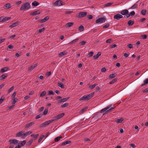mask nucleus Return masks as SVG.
Instances as JSON below:
<instances>
[{"label": "nucleus", "instance_id": "obj_21", "mask_svg": "<svg viewBox=\"0 0 148 148\" xmlns=\"http://www.w3.org/2000/svg\"><path fill=\"white\" fill-rule=\"evenodd\" d=\"M101 52H99L96 55H94L93 56V58L94 59H96L98 58L99 56H101Z\"/></svg>", "mask_w": 148, "mask_h": 148}, {"label": "nucleus", "instance_id": "obj_41", "mask_svg": "<svg viewBox=\"0 0 148 148\" xmlns=\"http://www.w3.org/2000/svg\"><path fill=\"white\" fill-rule=\"evenodd\" d=\"M123 120V119L121 118L120 119H117L116 121L118 123H120Z\"/></svg>", "mask_w": 148, "mask_h": 148}, {"label": "nucleus", "instance_id": "obj_57", "mask_svg": "<svg viewBox=\"0 0 148 148\" xmlns=\"http://www.w3.org/2000/svg\"><path fill=\"white\" fill-rule=\"evenodd\" d=\"M48 109H45V110L43 112V114L44 115H45L47 114L48 113Z\"/></svg>", "mask_w": 148, "mask_h": 148}, {"label": "nucleus", "instance_id": "obj_3", "mask_svg": "<svg viewBox=\"0 0 148 148\" xmlns=\"http://www.w3.org/2000/svg\"><path fill=\"white\" fill-rule=\"evenodd\" d=\"M53 121H54V120L51 119L49 120L48 121L45 122L44 123L41 124L40 125V127H43L46 126Z\"/></svg>", "mask_w": 148, "mask_h": 148}, {"label": "nucleus", "instance_id": "obj_8", "mask_svg": "<svg viewBox=\"0 0 148 148\" xmlns=\"http://www.w3.org/2000/svg\"><path fill=\"white\" fill-rule=\"evenodd\" d=\"M94 92H93L89 95H85V97L86 99V100H89L93 96Z\"/></svg>", "mask_w": 148, "mask_h": 148}, {"label": "nucleus", "instance_id": "obj_20", "mask_svg": "<svg viewBox=\"0 0 148 148\" xmlns=\"http://www.w3.org/2000/svg\"><path fill=\"white\" fill-rule=\"evenodd\" d=\"M11 7V4L10 3H8L6 4L3 7V8L4 9L6 8L9 9Z\"/></svg>", "mask_w": 148, "mask_h": 148}, {"label": "nucleus", "instance_id": "obj_63", "mask_svg": "<svg viewBox=\"0 0 148 148\" xmlns=\"http://www.w3.org/2000/svg\"><path fill=\"white\" fill-rule=\"evenodd\" d=\"M101 72H104L106 71V69L105 67L102 68L101 70Z\"/></svg>", "mask_w": 148, "mask_h": 148}, {"label": "nucleus", "instance_id": "obj_50", "mask_svg": "<svg viewBox=\"0 0 148 148\" xmlns=\"http://www.w3.org/2000/svg\"><path fill=\"white\" fill-rule=\"evenodd\" d=\"M45 137V136L43 135L41 136L39 138L38 140V142L40 143L41 141L43 138Z\"/></svg>", "mask_w": 148, "mask_h": 148}, {"label": "nucleus", "instance_id": "obj_42", "mask_svg": "<svg viewBox=\"0 0 148 148\" xmlns=\"http://www.w3.org/2000/svg\"><path fill=\"white\" fill-rule=\"evenodd\" d=\"M69 103H66L62 105L61 106V107L62 108H65L69 106Z\"/></svg>", "mask_w": 148, "mask_h": 148}, {"label": "nucleus", "instance_id": "obj_25", "mask_svg": "<svg viewBox=\"0 0 148 148\" xmlns=\"http://www.w3.org/2000/svg\"><path fill=\"white\" fill-rule=\"evenodd\" d=\"M45 27H43L41 29H39L36 32V34H38L39 33L45 31Z\"/></svg>", "mask_w": 148, "mask_h": 148}, {"label": "nucleus", "instance_id": "obj_10", "mask_svg": "<svg viewBox=\"0 0 148 148\" xmlns=\"http://www.w3.org/2000/svg\"><path fill=\"white\" fill-rule=\"evenodd\" d=\"M18 140L16 139H11L9 140V142L10 143V144H16L18 143Z\"/></svg>", "mask_w": 148, "mask_h": 148}, {"label": "nucleus", "instance_id": "obj_36", "mask_svg": "<svg viewBox=\"0 0 148 148\" xmlns=\"http://www.w3.org/2000/svg\"><path fill=\"white\" fill-rule=\"evenodd\" d=\"M113 3H109L105 4L104 5V7H107L110 6Z\"/></svg>", "mask_w": 148, "mask_h": 148}, {"label": "nucleus", "instance_id": "obj_43", "mask_svg": "<svg viewBox=\"0 0 148 148\" xmlns=\"http://www.w3.org/2000/svg\"><path fill=\"white\" fill-rule=\"evenodd\" d=\"M97 85V84H95L93 85H90L89 86V88L90 89H92L94 88Z\"/></svg>", "mask_w": 148, "mask_h": 148}, {"label": "nucleus", "instance_id": "obj_47", "mask_svg": "<svg viewBox=\"0 0 148 148\" xmlns=\"http://www.w3.org/2000/svg\"><path fill=\"white\" fill-rule=\"evenodd\" d=\"M18 100V99L17 98H14V99L13 100V101L12 103V104H13L15 103Z\"/></svg>", "mask_w": 148, "mask_h": 148}, {"label": "nucleus", "instance_id": "obj_52", "mask_svg": "<svg viewBox=\"0 0 148 148\" xmlns=\"http://www.w3.org/2000/svg\"><path fill=\"white\" fill-rule=\"evenodd\" d=\"M142 92L143 93L148 92V88L143 90H142Z\"/></svg>", "mask_w": 148, "mask_h": 148}, {"label": "nucleus", "instance_id": "obj_24", "mask_svg": "<svg viewBox=\"0 0 148 148\" xmlns=\"http://www.w3.org/2000/svg\"><path fill=\"white\" fill-rule=\"evenodd\" d=\"M40 14V12L39 10H38L33 12V13L31 14V15H36L38 14Z\"/></svg>", "mask_w": 148, "mask_h": 148}, {"label": "nucleus", "instance_id": "obj_27", "mask_svg": "<svg viewBox=\"0 0 148 148\" xmlns=\"http://www.w3.org/2000/svg\"><path fill=\"white\" fill-rule=\"evenodd\" d=\"M9 69V68L8 67H4L2 68L1 70V73H4L5 72L7 71Z\"/></svg>", "mask_w": 148, "mask_h": 148}, {"label": "nucleus", "instance_id": "obj_30", "mask_svg": "<svg viewBox=\"0 0 148 148\" xmlns=\"http://www.w3.org/2000/svg\"><path fill=\"white\" fill-rule=\"evenodd\" d=\"M23 132L22 131H20L18 133H17V134L16 135V137H19L20 136H21L23 135Z\"/></svg>", "mask_w": 148, "mask_h": 148}, {"label": "nucleus", "instance_id": "obj_59", "mask_svg": "<svg viewBox=\"0 0 148 148\" xmlns=\"http://www.w3.org/2000/svg\"><path fill=\"white\" fill-rule=\"evenodd\" d=\"M83 100H86V99L85 97V95H84L82 97H81L79 99L80 101H81Z\"/></svg>", "mask_w": 148, "mask_h": 148}, {"label": "nucleus", "instance_id": "obj_35", "mask_svg": "<svg viewBox=\"0 0 148 148\" xmlns=\"http://www.w3.org/2000/svg\"><path fill=\"white\" fill-rule=\"evenodd\" d=\"M134 21L132 20H130L128 22V24L129 26H131L134 24Z\"/></svg>", "mask_w": 148, "mask_h": 148}, {"label": "nucleus", "instance_id": "obj_32", "mask_svg": "<svg viewBox=\"0 0 148 148\" xmlns=\"http://www.w3.org/2000/svg\"><path fill=\"white\" fill-rule=\"evenodd\" d=\"M62 138V136H59L56 137L55 138L54 140L56 142H57L58 141H59L60 140V139Z\"/></svg>", "mask_w": 148, "mask_h": 148}, {"label": "nucleus", "instance_id": "obj_26", "mask_svg": "<svg viewBox=\"0 0 148 148\" xmlns=\"http://www.w3.org/2000/svg\"><path fill=\"white\" fill-rule=\"evenodd\" d=\"M138 5L137 3H135L133 5L131 6L130 8H129V9H134L136 8H137V7Z\"/></svg>", "mask_w": 148, "mask_h": 148}, {"label": "nucleus", "instance_id": "obj_11", "mask_svg": "<svg viewBox=\"0 0 148 148\" xmlns=\"http://www.w3.org/2000/svg\"><path fill=\"white\" fill-rule=\"evenodd\" d=\"M49 18V16H45V18L39 20L38 21V22L41 23H44L47 21Z\"/></svg>", "mask_w": 148, "mask_h": 148}, {"label": "nucleus", "instance_id": "obj_34", "mask_svg": "<svg viewBox=\"0 0 148 148\" xmlns=\"http://www.w3.org/2000/svg\"><path fill=\"white\" fill-rule=\"evenodd\" d=\"M32 4L34 6H36L39 4V3L36 1H34L32 2Z\"/></svg>", "mask_w": 148, "mask_h": 148}, {"label": "nucleus", "instance_id": "obj_2", "mask_svg": "<svg viewBox=\"0 0 148 148\" xmlns=\"http://www.w3.org/2000/svg\"><path fill=\"white\" fill-rule=\"evenodd\" d=\"M29 8V3L28 2H26L22 5L20 9V10H27Z\"/></svg>", "mask_w": 148, "mask_h": 148}, {"label": "nucleus", "instance_id": "obj_5", "mask_svg": "<svg viewBox=\"0 0 148 148\" xmlns=\"http://www.w3.org/2000/svg\"><path fill=\"white\" fill-rule=\"evenodd\" d=\"M106 19L105 17H101L97 19L95 22L96 23H104L106 21Z\"/></svg>", "mask_w": 148, "mask_h": 148}, {"label": "nucleus", "instance_id": "obj_53", "mask_svg": "<svg viewBox=\"0 0 148 148\" xmlns=\"http://www.w3.org/2000/svg\"><path fill=\"white\" fill-rule=\"evenodd\" d=\"M26 142V140H24L23 141L21 142L20 143V145H21V146H23V145H24L25 144Z\"/></svg>", "mask_w": 148, "mask_h": 148}, {"label": "nucleus", "instance_id": "obj_38", "mask_svg": "<svg viewBox=\"0 0 148 148\" xmlns=\"http://www.w3.org/2000/svg\"><path fill=\"white\" fill-rule=\"evenodd\" d=\"M46 94V92L45 91H43L41 92L40 95V97H43L45 96Z\"/></svg>", "mask_w": 148, "mask_h": 148}, {"label": "nucleus", "instance_id": "obj_45", "mask_svg": "<svg viewBox=\"0 0 148 148\" xmlns=\"http://www.w3.org/2000/svg\"><path fill=\"white\" fill-rule=\"evenodd\" d=\"M14 88V86H12L10 88H9L8 91V93H10L12 90Z\"/></svg>", "mask_w": 148, "mask_h": 148}, {"label": "nucleus", "instance_id": "obj_18", "mask_svg": "<svg viewBox=\"0 0 148 148\" xmlns=\"http://www.w3.org/2000/svg\"><path fill=\"white\" fill-rule=\"evenodd\" d=\"M128 11L127 10L125 9L122 11L121 12V14L123 16L126 15V14L128 13Z\"/></svg>", "mask_w": 148, "mask_h": 148}, {"label": "nucleus", "instance_id": "obj_12", "mask_svg": "<svg viewBox=\"0 0 148 148\" xmlns=\"http://www.w3.org/2000/svg\"><path fill=\"white\" fill-rule=\"evenodd\" d=\"M19 22L18 21H16L13 24H12V25H10L9 26V27L10 28H12L16 26H17V25H18L19 24Z\"/></svg>", "mask_w": 148, "mask_h": 148}, {"label": "nucleus", "instance_id": "obj_1", "mask_svg": "<svg viewBox=\"0 0 148 148\" xmlns=\"http://www.w3.org/2000/svg\"><path fill=\"white\" fill-rule=\"evenodd\" d=\"M112 106V104L110 105L107 107L101 109L100 111V112L101 113L104 112L103 114H108L109 112L113 111V109L115 108V107H111Z\"/></svg>", "mask_w": 148, "mask_h": 148}, {"label": "nucleus", "instance_id": "obj_28", "mask_svg": "<svg viewBox=\"0 0 148 148\" xmlns=\"http://www.w3.org/2000/svg\"><path fill=\"white\" fill-rule=\"evenodd\" d=\"M148 84V78L145 79L144 81V83L141 84V86H143L145 85Z\"/></svg>", "mask_w": 148, "mask_h": 148}, {"label": "nucleus", "instance_id": "obj_22", "mask_svg": "<svg viewBox=\"0 0 148 148\" xmlns=\"http://www.w3.org/2000/svg\"><path fill=\"white\" fill-rule=\"evenodd\" d=\"M71 143V141L70 140H67L66 141H65L62 143L61 145L62 146H64L66 145V144H68Z\"/></svg>", "mask_w": 148, "mask_h": 148}, {"label": "nucleus", "instance_id": "obj_31", "mask_svg": "<svg viewBox=\"0 0 148 148\" xmlns=\"http://www.w3.org/2000/svg\"><path fill=\"white\" fill-rule=\"evenodd\" d=\"M78 40V38H76L74 40H73L71 42H70L69 43V44H72L74 43H75L76 42H77V41Z\"/></svg>", "mask_w": 148, "mask_h": 148}, {"label": "nucleus", "instance_id": "obj_33", "mask_svg": "<svg viewBox=\"0 0 148 148\" xmlns=\"http://www.w3.org/2000/svg\"><path fill=\"white\" fill-rule=\"evenodd\" d=\"M7 76L5 75V74H3L0 77V80L6 78Z\"/></svg>", "mask_w": 148, "mask_h": 148}, {"label": "nucleus", "instance_id": "obj_19", "mask_svg": "<svg viewBox=\"0 0 148 148\" xmlns=\"http://www.w3.org/2000/svg\"><path fill=\"white\" fill-rule=\"evenodd\" d=\"M73 24L74 23L73 22H69L66 24L65 27L66 28L70 27L73 25Z\"/></svg>", "mask_w": 148, "mask_h": 148}, {"label": "nucleus", "instance_id": "obj_58", "mask_svg": "<svg viewBox=\"0 0 148 148\" xmlns=\"http://www.w3.org/2000/svg\"><path fill=\"white\" fill-rule=\"evenodd\" d=\"M4 97L2 96L0 99V104H1L4 99Z\"/></svg>", "mask_w": 148, "mask_h": 148}, {"label": "nucleus", "instance_id": "obj_16", "mask_svg": "<svg viewBox=\"0 0 148 148\" xmlns=\"http://www.w3.org/2000/svg\"><path fill=\"white\" fill-rule=\"evenodd\" d=\"M67 53V52L65 51H63L62 52L60 53L58 55V56L59 57H61L65 55H66Z\"/></svg>", "mask_w": 148, "mask_h": 148}, {"label": "nucleus", "instance_id": "obj_49", "mask_svg": "<svg viewBox=\"0 0 148 148\" xmlns=\"http://www.w3.org/2000/svg\"><path fill=\"white\" fill-rule=\"evenodd\" d=\"M86 42L83 41L80 42L79 44L80 46H82L86 44Z\"/></svg>", "mask_w": 148, "mask_h": 148}, {"label": "nucleus", "instance_id": "obj_51", "mask_svg": "<svg viewBox=\"0 0 148 148\" xmlns=\"http://www.w3.org/2000/svg\"><path fill=\"white\" fill-rule=\"evenodd\" d=\"M110 26V25L108 23L106 25L103 26V28L104 29H106L108 28Z\"/></svg>", "mask_w": 148, "mask_h": 148}, {"label": "nucleus", "instance_id": "obj_55", "mask_svg": "<svg viewBox=\"0 0 148 148\" xmlns=\"http://www.w3.org/2000/svg\"><path fill=\"white\" fill-rule=\"evenodd\" d=\"M146 10H142L141 11V13L142 15H145L146 14Z\"/></svg>", "mask_w": 148, "mask_h": 148}, {"label": "nucleus", "instance_id": "obj_4", "mask_svg": "<svg viewBox=\"0 0 148 148\" xmlns=\"http://www.w3.org/2000/svg\"><path fill=\"white\" fill-rule=\"evenodd\" d=\"M87 14L86 12H81L77 14V16L79 18L85 17Z\"/></svg>", "mask_w": 148, "mask_h": 148}, {"label": "nucleus", "instance_id": "obj_15", "mask_svg": "<svg viewBox=\"0 0 148 148\" xmlns=\"http://www.w3.org/2000/svg\"><path fill=\"white\" fill-rule=\"evenodd\" d=\"M62 2L61 0H58L55 3V5L60 6L63 4H62Z\"/></svg>", "mask_w": 148, "mask_h": 148}, {"label": "nucleus", "instance_id": "obj_6", "mask_svg": "<svg viewBox=\"0 0 148 148\" xmlns=\"http://www.w3.org/2000/svg\"><path fill=\"white\" fill-rule=\"evenodd\" d=\"M64 115V113H62L61 114H58L57 116H56L55 117H54V119L53 120H54V121L55 120H58L62 117H63Z\"/></svg>", "mask_w": 148, "mask_h": 148}, {"label": "nucleus", "instance_id": "obj_44", "mask_svg": "<svg viewBox=\"0 0 148 148\" xmlns=\"http://www.w3.org/2000/svg\"><path fill=\"white\" fill-rule=\"evenodd\" d=\"M117 79L116 78H115L114 79H113L111 81L110 83V84H113L115 82H116L117 81Z\"/></svg>", "mask_w": 148, "mask_h": 148}, {"label": "nucleus", "instance_id": "obj_23", "mask_svg": "<svg viewBox=\"0 0 148 148\" xmlns=\"http://www.w3.org/2000/svg\"><path fill=\"white\" fill-rule=\"evenodd\" d=\"M116 75V73H113L111 74L110 75V76L108 77V78L110 79H112L113 78L115 77Z\"/></svg>", "mask_w": 148, "mask_h": 148}, {"label": "nucleus", "instance_id": "obj_17", "mask_svg": "<svg viewBox=\"0 0 148 148\" xmlns=\"http://www.w3.org/2000/svg\"><path fill=\"white\" fill-rule=\"evenodd\" d=\"M32 133L31 131H29L25 132L23 134V136L22 137V138H25V137L27 136L28 135H29Z\"/></svg>", "mask_w": 148, "mask_h": 148}, {"label": "nucleus", "instance_id": "obj_61", "mask_svg": "<svg viewBox=\"0 0 148 148\" xmlns=\"http://www.w3.org/2000/svg\"><path fill=\"white\" fill-rule=\"evenodd\" d=\"M127 47L128 48L132 49L133 48V45L132 44H129L127 45Z\"/></svg>", "mask_w": 148, "mask_h": 148}, {"label": "nucleus", "instance_id": "obj_14", "mask_svg": "<svg viewBox=\"0 0 148 148\" xmlns=\"http://www.w3.org/2000/svg\"><path fill=\"white\" fill-rule=\"evenodd\" d=\"M34 124V122H32L27 124H26L25 125V128L27 129L29 128L32 125Z\"/></svg>", "mask_w": 148, "mask_h": 148}, {"label": "nucleus", "instance_id": "obj_64", "mask_svg": "<svg viewBox=\"0 0 148 148\" xmlns=\"http://www.w3.org/2000/svg\"><path fill=\"white\" fill-rule=\"evenodd\" d=\"M93 17V16L92 15H90L88 16V19L89 20L91 19H92V18Z\"/></svg>", "mask_w": 148, "mask_h": 148}, {"label": "nucleus", "instance_id": "obj_60", "mask_svg": "<svg viewBox=\"0 0 148 148\" xmlns=\"http://www.w3.org/2000/svg\"><path fill=\"white\" fill-rule=\"evenodd\" d=\"M48 95H54V92L52 90H49L48 92Z\"/></svg>", "mask_w": 148, "mask_h": 148}, {"label": "nucleus", "instance_id": "obj_39", "mask_svg": "<svg viewBox=\"0 0 148 148\" xmlns=\"http://www.w3.org/2000/svg\"><path fill=\"white\" fill-rule=\"evenodd\" d=\"M58 85L59 86L61 87L62 88H64V86L62 82H59L58 83Z\"/></svg>", "mask_w": 148, "mask_h": 148}, {"label": "nucleus", "instance_id": "obj_48", "mask_svg": "<svg viewBox=\"0 0 148 148\" xmlns=\"http://www.w3.org/2000/svg\"><path fill=\"white\" fill-rule=\"evenodd\" d=\"M33 142V140H31L29 141L27 143L26 145L27 146H30L31 145Z\"/></svg>", "mask_w": 148, "mask_h": 148}, {"label": "nucleus", "instance_id": "obj_54", "mask_svg": "<svg viewBox=\"0 0 148 148\" xmlns=\"http://www.w3.org/2000/svg\"><path fill=\"white\" fill-rule=\"evenodd\" d=\"M42 114H40L37 115L36 117V119H38L40 117H41L42 116Z\"/></svg>", "mask_w": 148, "mask_h": 148}, {"label": "nucleus", "instance_id": "obj_13", "mask_svg": "<svg viewBox=\"0 0 148 148\" xmlns=\"http://www.w3.org/2000/svg\"><path fill=\"white\" fill-rule=\"evenodd\" d=\"M38 64L36 63L31 66L28 69L29 71H31L33 70L37 66Z\"/></svg>", "mask_w": 148, "mask_h": 148}, {"label": "nucleus", "instance_id": "obj_46", "mask_svg": "<svg viewBox=\"0 0 148 148\" xmlns=\"http://www.w3.org/2000/svg\"><path fill=\"white\" fill-rule=\"evenodd\" d=\"M93 52L92 51H90L89 54L87 55V57H90L92 56L93 54Z\"/></svg>", "mask_w": 148, "mask_h": 148}, {"label": "nucleus", "instance_id": "obj_40", "mask_svg": "<svg viewBox=\"0 0 148 148\" xmlns=\"http://www.w3.org/2000/svg\"><path fill=\"white\" fill-rule=\"evenodd\" d=\"M87 108H88L87 107H85L83 108L80 110V112L81 113H83L86 110V109Z\"/></svg>", "mask_w": 148, "mask_h": 148}, {"label": "nucleus", "instance_id": "obj_56", "mask_svg": "<svg viewBox=\"0 0 148 148\" xmlns=\"http://www.w3.org/2000/svg\"><path fill=\"white\" fill-rule=\"evenodd\" d=\"M113 40L112 39H109L107 40L106 41V42L107 43H110Z\"/></svg>", "mask_w": 148, "mask_h": 148}, {"label": "nucleus", "instance_id": "obj_7", "mask_svg": "<svg viewBox=\"0 0 148 148\" xmlns=\"http://www.w3.org/2000/svg\"><path fill=\"white\" fill-rule=\"evenodd\" d=\"M123 17V16L119 14H117L114 16V18L116 19L117 20H119V19L122 18Z\"/></svg>", "mask_w": 148, "mask_h": 148}, {"label": "nucleus", "instance_id": "obj_9", "mask_svg": "<svg viewBox=\"0 0 148 148\" xmlns=\"http://www.w3.org/2000/svg\"><path fill=\"white\" fill-rule=\"evenodd\" d=\"M69 97H67L65 98H64L61 99L60 100L58 101V103H60L62 102H64L66 101L67 100H68L69 98Z\"/></svg>", "mask_w": 148, "mask_h": 148}, {"label": "nucleus", "instance_id": "obj_37", "mask_svg": "<svg viewBox=\"0 0 148 148\" xmlns=\"http://www.w3.org/2000/svg\"><path fill=\"white\" fill-rule=\"evenodd\" d=\"M84 27L83 25H80L79 27V30L80 32H82V31H83L84 30Z\"/></svg>", "mask_w": 148, "mask_h": 148}, {"label": "nucleus", "instance_id": "obj_29", "mask_svg": "<svg viewBox=\"0 0 148 148\" xmlns=\"http://www.w3.org/2000/svg\"><path fill=\"white\" fill-rule=\"evenodd\" d=\"M3 22L9 20L11 18L10 17H7L6 16H3Z\"/></svg>", "mask_w": 148, "mask_h": 148}, {"label": "nucleus", "instance_id": "obj_62", "mask_svg": "<svg viewBox=\"0 0 148 148\" xmlns=\"http://www.w3.org/2000/svg\"><path fill=\"white\" fill-rule=\"evenodd\" d=\"M135 14V12L134 11H132V12H131L130 13V15L131 16H134Z\"/></svg>", "mask_w": 148, "mask_h": 148}]
</instances>
